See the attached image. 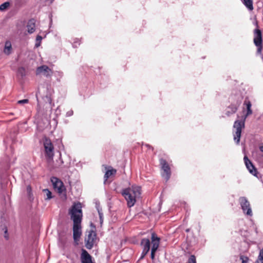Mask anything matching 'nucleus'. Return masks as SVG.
<instances>
[{"instance_id": "f257e3e1", "label": "nucleus", "mask_w": 263, "mask_h": 263, "mask_svg": "<svg viewBox=\"0 0 263 263\" xmlns=\"http://www.w3.org/2000/svg\"><path fill=\"white\" fill-rule=\"evenodd\" d=\"M69 214L73 222V238L74 241L77 243L82 234L81 226L83 217L82 204L79 202L74 203L69 210Z\"/></svg>"}, {"instance_id": "f03ea898", "label": "nucleus", "mask_w": 263, "mask_h": 263, "mask_svg": "<svg viewBox=\"0 0 263 263\" xmlns=\"http://www.w3.org/2000/svg\"><path fill=\"white\" fill-rule=\"evenodd\" d=\"M243 104L246 106L247 112L246 114L242 117V119L240 120H236L233 125V128L236 129V131L233 134L234 140L237 144L239 143L241 130L242 129L245 128V123L247 117L252 114V110L251 109L252 104L250 101L246 99Z\"/></svg>"}, {"instance_id": "7ed1b4c3", "label": "nucleus", "mask_w": 263, "mask_h": 263, "mask_svg": "<svg viewBox=\"0 0 263 263\" xmlns=\"http://www.w3.org/2000/svg\"><path fill=\"white\" fill-rule=\"evenodd\" d=\"M54 92L53 89L51 88L50 84H47L46 86H42L39 87L38 90L36 93V98L39 104L40 102V98H41L44 102L49 103L51 109L54 104L52 103L51 96Z\"/></svg>"}, {"instance_id": "20e7f679", "label": "nucleus", "mask_w": 263, "mask_h": 263, "mask_svg": "<svg viewBox=\"0 0 263 263\" xmlns=\"http://www.w3.org/2000/svg\"><path fill=\"white\" fill-rule=\"evenodd\" d=\"M243 99V96L240 93L232 95L229 98L231 104L227 108L226 115L228 116H230L235 114L242 103Z\"/></svg>"}, {"instance_id": "39448f33", "label": "nucleus", "mask_w": 263, "mask_h": 263, "mask_svg": "<svg viewBox=\"0 0 263 263\" xmlns=\"http://www.w3.org/2000/svg\"><path fill=\"white\" fill-rule=\"evenodd\" d=\"M122 195L127 201V205L129 208L134 205L136 200V193L133 190L130 188H126L122 191Z\"/></svg>"}, {"instance_id": "423d86ee", "label": "nucleus", "mask_w": 263, "mask_h": 263, "mask_svg": "<svg viewBox=\"0 0 263 263\" xmlns=\"http://www.w3.org/2000/svg\"><path fill=\"white\" fill-rule=\"evenodd\" d=\"M44 147L45 149V157L47 161H49L53 159L54 156V146L48 138H45L44 141Z\"/></svg>"}, {"instance_id": "0eeeda50", "label": "nucleus", "mask_w": 263, "mask_h": 263, "mask_svg": "<svg viewBox=\"0 0 263 263\" xmlns=\"http://www.w3.org/2000/svg\"><path fill=\"white\" fill-rule=\"evenodd\" d=\"M253 42L257 47V52L261 53L262 49V37L261 31L259 28H255L253 31Z\"/></svg>"}, {"instance_id": "6e6552de", "label": "nucleus", "mask_w": 263, "mask_h": 263, "mask_svg": "<svg viewBox=\"0 0 263 263\" xmlns=\"http://www.w3.org/2000/svg\"><path fill=\"white\" fill-rule=\"evenodd\" d=\"M239 203L241 206L243 213L248 216H252V211L250 204L246 197H240L238 199Z\"/></svg>"}, {"instance_id": "1a4fd4ad", "label": "nucleus", "mask_w": 263, "mask_h": 263, "mask_svg": "<svg viewBox=\"0 0 263 263\" xmlns=\"http://www.w3.org/2000/svg\"><path fill=\"white\" fill-rule=\"evenodd\" d=\"M160 165L163 173L162 174V177L167 181L171 177V171L170 165L166 160L163 158L159 159Z\"/></svg>"}, {"instance_id": "9d476101", "label": "nucleus", "mask_w": 263, "mask_h": 263, "mask_svg": "<svg viewBox=\"0 0 263 263\" xmlns=\"http://www.w3.org/2000/svg\"><path fill=\"white\" fill-rule=\"evenodd\" d=\"M151 240L152 247L151 249V258L152 260H154L155 257V253L157 251L160 245V238L156 233H152Z\"/></svg>"}, {"instance_id": "9b49d317", "label": "nucleus", "mask_w": 263, "mask_h": 263, "mask_svg": "<svg viewBox=\"0 0 263 263\" xmlns=\"http://www.w3.org/2000/svg\"><path fill=\"white\" fill-rule=\"evenodd\" d=\"M97 239V234L94 230H91L88 232L87 238H85V247L87 249H91Z\"/></svg>"}, {"instance_id": "f8f14e48", "label": "nucleus", "mask_w": 263, "mask_h": 263, "mask_svg": "<svg viewBox=\"0 0 263 263\" xmlns=\"http://www.w3.org/2000/svg\"><path fill=\"white\" fill-rule=\"evenodd\" d=\"M35 73L36 76L47 78H50L53 74L52 70L50 67H37Z\"/></svg>"}, {"instance_id": "ddd939ff", "label": "nucleus", "mask_w": 263, "mask_h": 263, "mask_svg": "<svg viewBox=\"0 0 263 263\" xmlns=\"http://www.w3.org/2000/svg\"><path fill=\"white\" fill-rule=\"evenodd\" d=\"M140 245L142 247V252L140 259H143L150 250L151 241L148 238H143L141 240Z\"/></svg>"}, {"instance_id": "4468645a", "label": "nucleus", "mask_w": 263, "mask_h": 263, "mask_svg": "<svg viewBox=\"0 0 263 263\" xmlns=\"http://www.w3.org/2000/svg\"><path fill=\"white\" fill-rule=\"evenodd\" d=\"M245 165L249 172L253 176H257V171L252 162L248 159V157L245 156L243 158Z\"/></svg>"}, {"instance_id": "2eb2a0df", "label": "nucleus", "mask_w": 263, "mask_h": 263, "mask_svg": "<svg viewBox=\"0 0 263 263\" xmlns=\"http://www.w3.org/2000/svg\"><path fill=\"white\" fill-rule=\"evenodd\" d=\"M81 261L82 263H93L92 261L91 256L83 249H82Z\"/></svg>"}, {"instance_id": "dca6fc26", "label": "nucleus", "mask_w": 263, "mask_h": 263, "mask_svg": "<svg viewBox=\"0 0 263 263\" xmlns=\"http://www.w3.org/2000/svg\"><path fill=\"white\" fill-rule=\"evenodd\" d=\"M51 180L53 183V187L57 188L59 193H62L63 187V182L57 177H52Z\"/></svg>"}, {"instance_id": "f3484780", "label": "nucleus", "mask_w": 263, "mask_h": 263, "mask_svg": "<svg viewBox=\"0 0 263 263\" xmlns=\"http://www.w3.org/2000/svg\"><path fill=\"white\" fill-rule=\"evenodd\" d=\"M35 21L34 19H30L28 21L27 28L29 33L31 34L35 31Z\"/></svg>"}, {"instance_id": "a211bd4d", "label": "nucleus", "mask_w": 263, "mask_h": 263, "mask_svg": "<svg viewBox=\"0 0 263 263\" xmlns=\"http://www.w3.org/2000/svg\"><path fill=\"white\" fill-rule=\"evenodd\" d=\"M26 75V70L25 67H18L17 71L16 76L18 79H23Z\"/></svg>"}, {"instance_id": "6ab92c4d", "label": "nucleus", "mask_w": 263, "mask_h": 263, "mask_svg": "<svg viewBox=\"0 0 263 263\" xmlns=\"http://www.w3.org/2000/svg\"><path fill=\"white\" fill-rule=\"evenodd\" d=\"M242 2L249 11L253 10V0H242Z\"/></svg>"}, {"instance_id": "aec40b11", "label": "nucleus", "mask_w": 263, "mask_h": 263, "mask_svg": "<svg viewBox=\"0 0 263 263\" xmlns=\"http://www.w3.org/2000/svg\"><path fill=\"white\" fill-rule=\"evenodd\" d=\"M116 173V170L115 169H111L107 170L104 175V183H105L107 179L111 175H115Z\"/></svg>"}, {"instance_id": "412c9836", "label": "nucleus", "mask_w": 263, "mask_h": 263, "mask_svg": "<svg viewBox=\"0 0 263 263\" xmlns=\"http://www.w3.org/2000/svg\"><path fill=\"white\" fill-rule=\"evenodd\" d=\"M12 49L11 44L9 41H7L5 43V48H4V52L9 55L11 53V51Z\"/></svg>"}, {"instance_id": "4be33fe9", "label": "nucleus", "mask_w": 263, "mask_h": 263, "mask_svg": "<svg viewBox=\"0 0 263 263\" xmlns=\"http://www.w3.org/2000/svg\"><path fill=\"white\" fill-rule=\"evenodd\" d=\"M54 76L56 78L57 81L60 82L61 78L63 77V72L60 71H57L54 72H53Z\"/></svg>"}, {"instance_id": "5701e85b", "label": "nucleus", "mask_w": 263, "mask_h": 263, "mask_svg": "<svg viewBox=\"0 0 263 263\" xmlns=\"http://www.w3.org/2000/svg\"><path fill=\"white\" fill-rule=\"evenodd\" d=\"M43 192L46 193V197L45 198V200H49L52 198V193L48 189H44Z\"/></svg>"}, {"instance_id": "b1692460", "label": "nucleus", "mask_w": 263, "mask_h": 263, "mask_svg": "<svg viewBox=\"0 0 263 263\" xmlns=\"http://www.w3.org/2000/svg\"><path fill=\"white\" fill-rule=\"evenodd\" d=\"M42 39H43V37L40 35H37L36 36V42H35V47H38L41 45V41H42Z\"/></svg>"}, {"instance_id": "393cba45", "label": "nucleus", "mask_w": 263, "mask_h": 263, "mask_svg": "<svg viewBox=\"0 0 263 263\" xmlns=\"http://www.w3.org/2000/svg\"><path fill=\"white\" fill-rule=\"evenodd\" d=\"M10 5V4L9 2H6L0 5V10L3 11L6 9Z\"/></svg>"}, {"instance_id": "a878e982", "label": "nucleus", "mask_w": 263, "mask_h": 263, "mask_svg": "<svg viewBox=\"0 0 263 263\" xmlns=\"http://www.w3.org/2000/svg\"><path fill=\"white\" fill-rule=\"evenodd\" d=\"M187 263H196V257L194 255H192L189 258Z\"/></svg>"}, {"instance_id": "bb28decb", "label": "nucleus", "mask_w": 263, "mask_h": 263, "mask_svg": "<svg viewBox=\"0 0 263 263\" xmlns=\"http://www.w3.org/2000/svg\"><path fill=\"white\" fill-rule=\"evenodd\" d=\"M29 102V100L28 99H23V100H19L17 101V104H27Z\"/></svg>"}, {"instance_id": "cd10ccee", "label": "nucleus", "mask_w": 263, "mask_h": 263, "mask_svg": "<svg viewBox=\"0 0 263 263\" xmlns=\"http://www.w3.org/2000/svg\"><path fill=\"white\" fill-rule=\"evenodd\" d=\"M240 259L242 260V263H247L248 260L249 259L248 257L241 256Z\"/></svg>"}, {"instance_id": "c85d7f7f", "label": "nucleus", "mask_w": 263, "mask_h": 263, "mask_svg": "<svg viewBox=\"0 0 263 263\" xmlns=\"http://www.w3.org/2000/svg\"><path fill=\"white\" fill-rule=\"evenodd\" d=\"M258 257L261 262V263H263V250L260 251Z\"/></svg>"}, {"instance_id": "c756f323", "label": "nucleus", "mask_w": 263, "mask_h": 263, "mask_svg": "<svg viewBox=\"0 0 263 263\" xmlns=\"http://www.w3.org/2000/svg\"><path fill=\"white\" fill-rule=\"evenodd\" d=\"M73 114V111L72 110H70L69 111H68L67 112H66V116L67 117H70Z\"/></svg>"}, {"instance_id": "7c9ffc66", "label": "nucleus", "mask_w": 263, "mask_h": 263, "mask_svg": "<svg viewBox=\"0 0 263 263\" xmlns=\"http://www.w3.org/2000/svg\"><path fill=\"white\" fill-rule=\"evenodd\" d=\"M4 233H5L4 237H5V238L7 240H8V238H9V237H8V233H8V230H7V228H5V231H4Z\"/></svg>"}, {"instance_id": "2f4dec72", "label": "nucleus", "mask_w": 263, "mask_h": 263, "mask_svg": "<svg viewBox=\"0 0 263 263\" xmlns=\"http://www.w3.org/2000/svg\"><path fill=\"white\" fill-rule=\"evenodd\" d=\"M97 210L98 211L99 216L101 214H102V215H103L101 207L98 208V209H97Z\"/></svg>"}, {"instance_id": "473e14b6", "label": "nucleus", "mask_w": 263, "mask_h": 263, "mask_svg": "<svg viewBox=\"0 0 263 263\" xmlns=\"http://www.w3.org/2000/svg\"><path fill=\"white\" fill-rule=\"evenodd\" d=\"M99 219L100 224L102 225L103 222V215H102L101 214L100 215H99Z\"/></svg>"}, {"instance_id": "72a5a7b5", "label": "nucleus", "mask_w": 263, "mask_h": 263, "mask_svg": "<svg viewBox=\"0 0 263 263\" xmlns=\"http://www.w3.org/2000/svg\"><path fill=\"white\" fill-rule=\"evenodd\" d=\"M74 45L76 44H78V45H80V41L79 39H77L75 40L74 43H73Z\"/></svg>"}, {"instance_id": "f704fd0d", "label": "nucleus", "mask_w": 263, "mask_h": 263, "mask_svg": "<svg viewBox=\"0 0 263 263\" xmlns=\"http://www.w3.org/2000/svg\"><path fill=\"white\" fill-rule=\"evenodd\" d=\"M27 191L28 194H30V192L31 191V186L30 185L27 186Z\"/></svg>"}, {"instance_id": "c9c22d12", "label": "nucleus", "mask_w": 263, "mask_h": 263, "mask_svg": "<svg viewBox=\"0 0 263 263\" xmlns=\"http://www.w3.org/2000/svg\"><path fill=\"white\" fill-rule=\"evenodd\" d=\"M259 149L261 152H263V143H261L259 146Z\"/></svg>"}, {"instance_id": "e433bc0d", "label": "nucleus", "mask_w": 263, "mask_h": 263, "mask_svg": "<svg viewBox=\"0 0 263 263\" xmlns=\"http://www.w3.org/2000/svg\"><path fill=\"white\" fill-rule=\"evenodd\" d=\"M99 207H101L100 205V203L98 202H96V208L97 209H98V208Z\"/></svg>"}, {"instance_id": "4c0bfd02", "label": "nucleus", "mask_w": 263, "mask_h": 263, "mask_svg": "<svg viewBox=\"0 0 263 263\" xmlns=\"http://www.w3.org/2000/svg\"><path fill=\"white\" fill-rule=\"evenodd\" d=\"M254 24L256 26V28H259L258 22L257 21H255V22H254Z\"/></svg>"}, {"instance_id": "58836bf2", "label": "nucleus", "mask_w": 263, "mask_h": 263, "mask_svg": "<svg viewBox=\"0 0 263 263\" xmlns=\"http://www.w3.org/2000/svg\"><path fill=\"white\" fill-rule=\"evenodd\" d=\"M56 112H57V114H60V110H59V108L58 107L57 108V109L56 110Z\"/></svg>"}, {"instance_id": "ea45409f", "label": "nucleus", "mask_w": 263, "mask_h": 263, "mask_svg": "<svg viewBox=\"0 0 263 263\" xmlns=\"http://www.w3.org/2000/svg\"><path fill=\"white\" fill-rule=\"evenodd\" d=\"M145 146H146L147 147H148V148H151V147H152V146H151V145H149V144H145Z\"/></svg>"}, {"instance_id": "a19ab883", "label": "nucleus", "mask_w": 263, "mask_h": 263, "mask_svg": "<svg viewBox=\"0 0 263 263\" xmlns=\"http://www.w3.org/2000/svg\"><path fill=\"white\" fill-rule=\"evenodd\" d=\"M78 44H74H74H73V45H72V46H73V47L74 48H76V47H77V46H78Z\"/></svg>"}, {"instance_id": "79ce46f5", "label": "nucleus", "mask_w": 263, "mask_h": 263, "mask_svg": "<svg viewBox=\"0 0 263 263\" xmlns=\"http://www.w3.org/2000/svg\"><path fill=\"white\" fill-rule=\"evenodd\" d=\"M190 229H187L185 230V232L188 233V232H190Z\"/></svg>"}, {"instance_id": "37998d69", "label": "nucleus", "mask_w": 263, "mask_h": 263, "mask_svg": "<svg viewBox=\"0 0 263 263\" xmlns=\"http://www.w3.org/2000/svg\"><path fill=\"white\" fill-rule=\"evenodd\" d=\"M50 3H52L54 0H49Z\"/></svg>"}]
</instances>
